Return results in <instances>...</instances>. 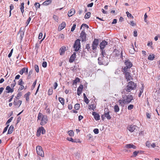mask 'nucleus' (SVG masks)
Returning a JSON list of instances; mask_svg holds the SVG:
<instances>
[{"label":"nucleus","mask_w":160,"mask_h":160,"mask_svg":"<svg viewBox=\"0 0 160 160\" xmlns=\"http://www.w3.org/2000/svg\"><path fill=\"white\" fill-rule=\"evenodd\" d=\"M140 91V92H139V93L138 94V97H140L142 93L143 92V89L142 88V89H140V90H139Z\"/></svg>","instance_id":"5fc2aeb1"},{"label":"nucleus","mask_w":160,"mask_h":160,"mask_svg":"<svg viewBox=\"0 0 160 160\" xmlns=\"http://www.w3.org/2000/svg\"><path fill=\"white\" fill-rule=\"evenodd\" d=\"M125 63L126 67H125L123 69L127 71L128 69L130 68L132 66V64L131 62L129 60H127L125 62Z\"/></svg>","instance_id":"6e6552de"},{"label":"nucleus","mask_w":160,"mask_h":160,"mask_svg":"<svg viewBox=\"0 0 160 160\" xmlns=\"http://www.w3.org/2000/svg\"><path fill=\"white\" fill-rule=\"evenodd\" d=\"M134 106L133 105L130 104L129 105L128 107V110H131L133 108Z\"/></svg>","instance_id":"de8ad7c7"},{"label":"nucleus","mask_w":160,"mask_h":160,"mask_svg":"<svg viewBox=\"0 0 160 160\" xmlns=\"http://www.w3.org/2000/svg\"><path fill=\"white\" fill-rule=\"evenodd\" d=\"M28 68H24L20 71L19 73L21 75H22L23 73H25L26 74H28Z\"/></svg>","instance_id":"f3484780"},{"label":"nucleus","mask_w":160,"mask_h":160,"mask_svg":"<svg viewBox=\"0 0 160 160\" xmlns=\"http://www.w3.org/2000/svg\"><path fill=\"white\" fill-rule=\"evenodd\" d=\"M66 26V23L65 22H63L62 23L60 24L58 28V30L60 31L64 28Z\"/></svg>","instance_id":"4468645a"},{"label":"nucleus","mask_w":160,"mask_h":160,"mask_svg":"<svg viewBox=\"0 0 160 160\" xmlns=\"http://www.w3.org/2000/svg\"><path fill=\"white\" fill-rule=\"evenodd\" d=\"M114 110L116 112H118L119 110V108L117 105H116L114 107Z\"/></svg>","instance_id":"473e14b6"},{"label":"nucleus","mask_w":160,"mask_h":160,"mask_svg":"<svg viewBox=\"0 0 160 160\" xmlns=\"http://www.w3.org/2000/svg\"><path fill=\"white\" fill-rule=\"evenodd\" d=\"M155 58L154 55L153 54L150 55L148 57V59L150 60H152Z\"/></svg>","instance_id":"2f4dec72"},{"label":"nucleus","mask_w":160,"mask_h":160,"mask_svg":"<svg viewBox=\"0 0 160 160\" xmlns=\"http://www.w3.org/2000/svg\"><path fill=\"white\" fill-rule=\"evenodd\" d=\"M86 49H87L88 51H91L90 47L89 44H87L86 46Z\"/></svg>","instance_id":"79ce46f5"},{"label":"nucleus","mask_w":160,"mask_h":160,"mask_svg":"<svg viewBox=\"0 0 160 160\" xmlns=\"http://www.w3.org/2000/svg\"><path fill=\"white\" fill-rule=\"evenodd\" d=\"M91 13L90 12H87L84 18L85 19H88L90 16Z\"/></svg>","instance_id":"72a5a7b5"},{"label":"nucleus","mask_w":160,"mask_h":160,"mask_svg":"<svg viewBox=\"0 0 160 160\" xmlns=\"http://www.w3.org/2000/svg\"><path fill=\"white\" fill-rule=\"evenodd\" d=\"M53 90L52 88H50L48 91V94L49 95H51L52 94Z\"/></svg>","instance_id":"58836bf2"},{"label":"nucleus","mask_w":160,"mask_h":160,"mask_svg":"<svg viewBox=\"0 0 160 160\" xmlns=\"http://www.w3.org/2000/svg\"><path fill=\"white\" fill-rule=\"evenodd\" d=\"M83 26H84L87 28H89L88 26L85 23H83L80 29H81L82 28Z\"/></svg>","instance_id":"13d9d810"},{"label":"nucleus","mask_w":160,"mask_h":160,"mask_svg":"<svg viewBox=\"0 0 160 160\" xmlns=\"http://www.w3.org/2000/svg\"><path fill=\"white\" fill-rule=\"evenodd\" d=\"M94 132L96 134H98L99 133V130L97 128H95L93 130Z\"/></svg>","instance_id":"6e6d98bb"},{"label":"nucleus","mask_w":160,"mask_h":160,"mask_svg":"<svg viewBox=\"0 0 160 160\" xmlns=\"http://www.w3.org/2000/svg\"><path fill=\"white\" fill-rule=\"evenodd\" d=\"M42 66L43 68H46L47 66V63L46 62H44L42 63Z\"/></svg>","instance_id":"603ef678"},{"label":"nucleus","mask_w":160,"mask_h":160,"mask_svg":"<svg viewBox=\"0 0 160 160\" xmlns=\"http://www.w3.org/2000/svg\"><path fill=\"white\" fill-rule=\"evenodd\" d=\"M98 63L100 65H107L108 63V57H100L98 59Z\"/></svg>","instance_id":"20e7f679"},{"label":"nucleus","mask_w":160,"mask_h":160,"mask_svg":"<svg viewBox=\"0 0 160 160\" xmlns=\"http://www.w3.org/2000/svg\"><path fill=\"white\" fill-rule=\"evenodd\" d=\"M105 116L108 120H110L111 118V117L110 116L109 113V112H108L106 113L105 112Z\"/></svg>","instance_id":"c85d7f7f"},{"label":"nucleus","mask_w":160,"mask_h":160,"mask_svg":"<svg viewBox=\"0 0 160 160\" xmlns=\"http://www.w3.org/2000/svg\"><path fill=\"white\" fill-rule=\"evenodd\" d=\"M6 90L7 91L8 93L12 92H13V89L11 87H10L9 86H8L6 87Z\"/></svg>","instance_id":"393cba45"},{"label":"nucleus","mask_w":160,"mask_h":160,"mask_svg":"<svg viewBox=\"0 0 160 160\" xmlns=\"http://www.w3.org/2000/svg\"><path fill=\"white\" fill-rule=\"evenodd\" d=\"M80 37L82 38V41L86 40V34L84 30H82L80 34Z\"/></svg>","instance_id":"dca6fc26"},{"label":"nucleus","mask_w":160,"mask_h":160,"mask_svg":"<svg viewBox=\"0 0 160 160\" xmlns=\"http://www.w3.org/2000/svg\"><path fill=\"white\" fill-rule=\"evenodd\" d=\"M48 121V116L43 115L42 113L39 112L38 114L37 121L40 122V124L41 126L45 125Z\"/></svg>","instance_id":"f03ea898"},{"label":"nucleus","mask_w":160,"mask_h":160,"mask_svg":"<svg viewBox=\"0 0 160 160\" xmlns=\"http://www.w3.org/2000/svg\"><path fill=\"white\" fill-rule=\"evenodd\" d=\"M30 93L29 92H28L27 93L24 95V97L26 98V101H28L29 100V97L30 95Z\"/></svg>","instance_id":"cd10ccee"},{"label":"nucleus","mask_w":160,"mask_h":160,"mask_svg":"<svg viewBox=\"0 0 160 160\" xmlns=\"http://www.w3.org/2000/svg\"><path fill=\"white\" fill-rule=\"evenodd\" d=\"M96 107L95 105L94 104H91L89 105L88 108L90 110H92L94 111V109Z\"/></svg>","instance_id":"bb28decb"},{"label":"nucleus","mask_w":160,"mask_h":160,"mask_svg":"<svg viewBox=\"0 0 160 160\" xmlns=\"http://www.w3.org/2000/svg\"><path fill=\"white\" fill-rule=\"evenodd\" d=\"M92 114L94 116L95 120H98L100 119V115L98 113L96 112H93Z\"/></svg>","instance_id":"aec40b11"},{"label":"nucleus","mask_w":160,"mask_h":160,"mask_svg":"<svg viewBox=\"0 0 160 160\" xmlns=\"http://www.w3.org/2000/svg\"><path fill=\"white\" fill-rule=\"evenodd\" d=\"M99 43V40L97 39H94L92 44V49L94 50L95 49Z\"/></svg>","instance_id":"f8f14e48"},{"label":"nucleus","mask_w":160,"mask_h":160,"mask_svg":"<svg viewBox=\"0 0 160 160\" xmlns=\"http://www.w3.org/2000/svg\"><path fill=\"white\" fill-rule=\"evenodd\" d=\"M16 80L14 79L13 80V82L11 84V88H13L16 85Z\"/></svg>","instance_id":"a19ab883"},{"label":"nucleus","mask_w":160,"mask_h":160,"mask_svg":"<svg viewBox=\"0 0 160 160\" xmlns=\"http://www.w3.org/2000/svg\"><path fill=\"white\" fill-rule=\"evenodd\" d=\"M34 5L35 7L37 8H39L40 7V4L39 3L36 2L35 4Z\"/></svg>","instance_id":"864d4df0"},{"label":"nucleus","mask_w":160,"mask_h":160,"mask_svg":"<svg viewBox=\"0 0 160 160\" xmlns=\"http://www.w3.org/2000/svg\"><path fill=\"white\" fill-rule=\"evenodd\" d=\"M66 47L64 46L61 48L59 50L60 54L61 55H62L64 53L65 51L66 50Z\"/></svg>","instance_id":"412c9836"},{"label":"nucleus","mask_w":160,"mask_h":160,"mask_svg":"<svg viewBox=\"0 0 160 160\" xmlns=\"http://www.w3.org/2000/svg\"><path fill=\"white\" fill-rule=\"evenodd\" d=\"M137 87V85L133 82H129L127 84V85L125 87L124 92L128 93L132 90H135Z\"/></svg>","instance_id":"7ed1b4c3"},{"label":"nucleus","mask_w":160,"mask_h":160,"mask_svg":"<svg viewBox=\"0 0 160 160\" xmlns=\"http://www.w3.org/2000/svg\"><path fill=\"white\" fill-rule=\"evenodd\" d=\"M22 101L20 100H15L13 102V104L16 107L19 108L22 103Z\"/></svg>","instance_id":"2eb2a0df"},{"label":"nucleus","mask_w":160,"mask_h":160,"mask_svg":"<svg viewBox=\"0 0 160 160\" xmlns=\"http://www.w3.org/2000/svg\"><path fill=\"white\" fill-rule=\"evenodd\" d=\"M126 13L128 17H133V16H132L131 14V13H129L128 12H126Z\"/></svg>","instance_id":"e2e57ef3"},{"label":"nucleus","mask_w":160,"mask_h":160,"mask_svg":"<svg viewBox=\"0 0 160 160\" xmlns=\"http://www.w3.org/2000/svg\"><path fill=\"white\" fill-rule=\"evenodd\" d=\"M58 100L62 105L64 104V99L63 98L59 97L58 98Z\"/></svg>","instance_id":"c756f323"},{"label":"nucleus","mask_w":160,"mask_h":160,"mask_svg":"<svg viewBox=\"0 0 160 160\" xmlns=\"http://www.w3.org/2000/svg\"><path fill=\"white\" fill-rule=\"evenodd\" d=\"M45 110L46 111V112L48 114L50 113V110L49 108H48V106H47L45 108Z\"/></svg>","instance_id":"c03bdc74"},{"label":"nucleus","mask_w":160,"mask_h":160,"mask_svg":"<svg viewBox=\"0 0 160 160\" xmlns=\"http://www.w3.org/2000/svg\"><path fill=\"white\" fill-rule=\"evenodd\" d=\"M24 2H22L21 3V5H20V9H24Z\"/></svg>","instance_id":"3c124183"},{"label":"nucleus","mask_w":160,"mask_h":160,"mask_svg":"<svg viewBox=\"0 0 160 160\" xmlns=\"http://www.w3.org/2000/svg\"><path fill=\"white\" fill-rule=\"evenodd\" d=\"M67 139L69 141L72 142H76V141H75V140H74L72 138H67Z\"/></svg>","instance_id":"37998d69"},{"label":"nucleus","mask_w":160,"mask_h":160,"mask_svg":"<svg viewBox=\"0 0 160 160\" xmlns=\"http://www.w3.org/2000/svg\"><path fill=\"white\" fill-rule=\"evenodd\" d=\"M52 2L51 0H48L45 1L42 3V5L44 6H47L50 4Z\"/></svg>","instance_id":"a878e982"},{"label":"nucleus","mask_w":160,"mask_h":160,"mask_svg":"<svg viewBox=\"0 0 160 160\" xmlns=\"http://www.w3.org/2000/svg\"><path fill=\"white\" fill-rule=\"evenodd\" d=\"M20 37L21 39H22L23 38V35H24V32H20Z\"/></svg>","instance_id":"680f3d73"},{"label":"nucleus","mask_w":160,"mask_h":160,"mask_svg":"<svg viewBox=\"0 0 160 160\" xmlns=\"http://www.w3.org/2000/svg\"><path fill=\"white\" fill-rule=\"evenodd\" d=\"M76 53L74 52L73 53V54L71 55L70 57V58L69 59V62L70 63L72 62L73 61H74L75 59L76 58Z\"/></svg>","instance_id":"6ab92c4d"},{"label":"nucleus","mask_w":160,"mask_h":160,"mask_svg":"<svg viewBox=\"0 0 160 160\" xmlns=\"http://www.w3.org/2000/svg\"><path fill=\"white\" fill-rule=\"evenodd\" d=\"M20 85V86L19 88V90L21 91L24 89V87L23 85Z\"/></svg>","instance_id":"69168bd1"},{"label":"nucleus","mask_w":160,"mask_h":160,"mask_svg":"<svg viewBox=\"0 0 160 160\" xmlns=\"http://www.w3.org/2000/svg\"><path fill=\"white\" fill-rule=\"evenodd\" d=\"M137 127L136 126L132 125H129L127 127V129L129 131L131 132H135V131Z\"/></svg>","instance_id":"9b49d317"},{"label":"nucleus","mask_w":160,"mask_h":160,"mask_svg":"<svg viewBox=\"0 0 160 160\" xmlns=\"http://www.w3.org/2000/svg\"><path fill=\"white\" fill-rule=\"evenodd\" d=\"M123 72L125 74V76L126 79H127V81H128L132 79V77L130 74V73L128 72V70L127 71H125V70L123 69Z\"/></svg>","instance_id":"1a4fd4ad"},{"label":"nucleus","mask_w":160,"mask_h":160,"mask_svg":"<svg viewBox=\"0 0 160 160\" xmlns=\"http://www.w3.org/2000/svg\"><path fill=\"white\" fill-rule=\"evenodd\" d=\"M146 146L148 147V148H149L151 145V143L149 141H147L146 142Z\"/></svg>","instance_id":"8fccbe9b"},{"label":"nucleus","mask_w":160,"mask_h":160,"mask_svg":"<svg viewBox=\"0 0 160 160\" xmlns=\"http://www.w3.org/2000/svg\"><path fill=\"white\" fill-rule=\"evenodd\" d=\"M122 50H119L116 49H115L113 52V54L114 56L116 58L118 59L122 58L123 59V56L122 55Z\"/></svg>","instance_id":"39448f33"},{"label":"nucleus","mask_w":160,"mask_h":160,"mask_svg":"<svg viewBox=\"0 0 160 160\" xmlns=\"http://www.w3.org/2000/svg\"><path fill=\"white\" fill-rule=\"evenodd\" d=\"M9 126V125H8L4 128L3 131V133L7 131Z\"/></svg>","instance_id":"052dcab7"},{"label":"nucleus","mask_w":160,"mask_h":160,"mask_svg":"<svg viewBox=\"0 0 160 160\" xmlns=\"http://www.w3.org/2000/svg\"><path fill=\"white\" fill-rule=\"evenodd\" d=\"M34 69L37 72H39V68L38 66L37 65H35L34 66Z\"/></svg>","instance_id":"49530a36"},{"label":"nucleus","mask_w":160,"mask_h":160,"mask_svg":"<svg viewBox=\"0 0 160 160\" xmlns=\"http://www.w3.org/2000/svg\"><path fill=\"white\" fill-rule=\"evenodd\" d=\"M41 132L42 134H44L46 132V131L44 128L41 126L38 129L37 132V135L38 136H39L40 135V133Z\"/></svg>","instance_id":"9d476101"},{"label":"nucleus","mask_w":160,"mask_h":160,"mask_svg":"<svg viewBox=\"0 0 160 160\" xmlns=\"http://www.w3.org/2000/svg\"><path fill=\"white\" fill-rule=\"evenodd\" d=\"M84 101L85 102V103L87 104H88L89 102V100L87 98L85 97L84 98Z\"/></svg>","instance_id":"bf43d9fd"},{"label":"nucleus","mask_w":160,"mask_h":160,"mask_svg":"<svg viewBox=\"0 0 160 160\" xmlns=\"http://www.w3.org/2000/svg\"><path fill=\"white\" fill-rule=\"evenodd\" d=\"M68 135L71 137L73 136L74 135V132L72 130L68 131Z\"/></svg>","instance_id":"7c9ffc66"},{"label":"nucleus","mask_w":160,"mask_h":160,"mask_svg":"<svg viewBox=\"0 0 160 160\" xmlns=\"http://www.w3.org/2000/svg\"><path fill=\"white\" fill-rule=\"evenodd\" d=\"M75 9L73 8H72L68 12V15L69 17H71L75 14Z\"/></svg>","instance_id":"4be33fe9"},{"label":"nucleus","mask_w":160,"mask_h":160,"mask_svg":"<svg viewBox=\"0 0 160 160\" xmlns=\"http://www.w3.org/2000/svg\"><path fill=\"white\" fill-rule=\"evenodd\" d=\"M83 86L82 85H80L77 89V94L79 96L81 93L82 89H83Z\"/></svg>","instance_id":"a211bd4d"},{"label":"nucleus","mask_w":160,"mask_h":160,"mask_svg":"<svg viewBox=\"0 0 160 160\" xmlns=\"http://www.w3.org/2000/svg\"><path fill=\"white\" fill-rule=\"evenodd\" d=\"M76 24H73L72 27V28H71V31L72 32L74 31V30L75 29V28H76Z\"/></svg>","instance_id":"4d7b16f0"},{"label":"nucleus","mask_w":160,"mask_h":160,"mask_svg":"<svg viewBox=\"0 0 160 160\" xmlns=\"http://www.w3.org/2000/svg\"><path fill=\"white\" fill-rule=\"evenodd\" d=\"M122 99L118 100V102L119 105L122 106V104L129 103L133 99V97L132 95L128 94L127 95L124 94L122 96Z\"/></svg>","instance_id":"f257e3e1"},{"label":"nucleus","mask_w":160,"mask_h":160,"mask_svg":"<svg viewBox=\"0 0 160 160\" xmlns=\"http://www.w3.org/2000/svg\"><path fill=\"white\" fill-rule=\"evenodd\" d=\"M36 150L38 154L42 157H44V152L42 148L40 146H38L36 148Z\"/></svg>","instance_id":"423d86ee"},{"label":"nucleus","mask_w":160,"mask_h":160,"mask_svg":"<svg viewBox=\"0 0 160 160\" xmlns=\"http://www.w3.org/2000/svg\"><path fill=\"white\" fill-rule=\"evenodd\" d=\"M108 44V42L106 41L105 40L102 41L100 44V49L102 50L105 48V46Z\"/></svg>","instance_id":"ddd939ff"},{"label":"nucleus","mask_w":160,"mask_h":160,"mask_svg":"<svg viewBox=\"0 0 160 160\" xmlns=\"http://www.w3.org/2000/svg\"><path fill=\"white\" fill-rule=\"evenodd\" d=\"M13 118V117H12L10 118L7 121V122H6V124H8L12 120V119Z\"/></svg>","instance_id":"09e8293b"},{"label":"nucleus","mask_w":160,"mask_h":160,"mask_svg":"<svg viewBox=\"0 0 160 160\" xmlns=\"http://www.w3.org/2000/svg\"><path fill=\"white\" fill-rule=\"evenodd\" d=\"M14 130V127L13 125H11L9 127V129L8 130V134H11L13 131Z\"/></svg>","instance_id":"b1692460"},{"label":"nucleus","mask_w":160,"mask_h":160,"mask_svg":"<svg viewBox=\"0 0 160 160\" xmlns=\"http://www.w3.org/2000/svg\"><path fill=\"white\" fill-rule=\"evenodd\" d=\"M140 151H135L133 152V155L132 156V157H136L138 155V154L139 153Z\"/></svg>","instance_id":"f704fd0d"},{"label":"nucleus","mask_w":160,"mask_h":160,"mask_svg":"<svg viewBox=\"0 0 160 160\" xmlns=\"http://www.w3.org/2000/svg\"><path fill=\"white\" fill-rule=\"evenodd\" d=\"M80 79L78 78H76L75 80L73 81L74 84H76L77 82H80Z\"/></svg>","instance_id":"4c0bfd02"},{"label":"nucleus","mask_w":160,"mask_h":160,"mask_svg":"<svg viewBox=\"0 0 160 160\" xmlns=\"http://www.w3.org/2000/svg\"><path fill=\"white\" fill-rule=\"evenodd\" d=\"M59 37L60 38L62 39H64V36L63 34H59Z\"/></svg>","instance_id":"0e129e2a"},{"label":"nucleus","mask_w":160,"mask_h":160,"mask_svg":"<svg viewBox=\"0 0 160 160\" xmlns=\"http://www.w3.org/2000/svg\"><path fill=\"white\" fill-rule=\"evenodd\" d=\"M80 108V105L79 104H76L74 105V108L76 110H78Z\"/></svg>","instance_id":"e433bc0d"},{"label":"nucleus","mask_w":160,"mask_h":160,"mask_svg":"<svg viewBox=\"0 0 160 160\" xmlns=\"http://www.w3.org/2000/svg\"><path fill=\"white\" fill-rule=\"evenodd\" d=\"M101 55L100 57H107V54H106L105 52L103 51V50H102V52H101Z\"/></svg>","instance_id":"ea45409f"},{"label":"nucleus","mask_w":160,"mask_h":160,"mask_svg":"<svg viewBox=\"0 0 160 160\" xmlns=\"http://www.w3.org/2000/svg\"><path fill=\"white\" fill-rule=\"evenodd\" d=\"M24 83L23 81L22 80V79H20L18 82V84L19 85H23Z\"/></svg>","instance_id":"a18cd8bd"},{"label":"nucleus","mask_w":160,"mask_h":160,"mask_svg":"<svg viewBox=\"0 0 160 160\" xmlns=\"http://www.w3.org/2000/svg\"><path fill=\"white\" fill-rule=\"evenodd\" d=\"M87 138L88 140L92 139L93 138V136L91 134H89L87 135Z\"/></svg>","instance_id":"c9c22d12"},{"label":"nucleus","mask_w":160,"mask_h":160,"mask_svg":"<svg viewBox=\"0 0 160 160\" xmlns=\"http://www.w3.org/2000/svg\"><path fill=\"white\" fill-rule=\"evenodd\" d=\"M125 147L127 148H132L133 149L136 148V146L132 144H127L126 145Z\"/></svg>","instance_id":"5701e85b"},{"label":"nucleus","mask_w":160,"mask_h":160,"mask_svg":"<svg viewBox=\"0 0 160 160\" xmlns=\"http://www.w3.org/2000/svg\"><path fill=\"white\" fill-rule=\"evenodd\" d=\"M42 32H40L39 35L38 39H41L42 38Z\"/></svg>","instance_id":"774afa93"},{"label":"nucleus","mask_w":160,"mask_h":160,"mask_svg":"<svg viewBox=\"0 0 160 160\" xmlns=\"http://www.w3.org/2000/svg\"><path fill=\"white\" fill-rule=\"evenodd\" d=\"M80 40L78 39L75 42L73 45L74 50L75 51H78L80 47Z\"/></svg>","instance_id":"0eeeda50"},{"label":"nucleus","mask_w":160,"mask_h":160,"mask_svg":"<svg viewBox=\"0 0 160 160\" xmlns=\"http://www.w3.org/2000/svg\"><path fill=\"white\" fill-rule=\"evenodd\" d=\"M37 80H36L33 82L32 86V88H33L35 87L36 84Z\"/></svg>","instance_id":"338daca9"}]
</instances>
